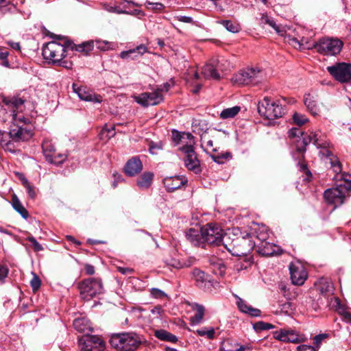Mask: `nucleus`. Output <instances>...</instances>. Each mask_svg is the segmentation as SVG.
<instances>
[{"label":"nucleus","instance_id":"1","mask_svg":"<svg viewBox=\"0 0 351 351\" xmlns=\"http://www.w3.org/2000/svg\"><path fill=\"white\" fill-rule=\"evenodd\" d=\"M313 143L317 148L322 149L319 153L325 156L330 157L332 156V152L329 149L330 142L326 136L320 130L311 132L302 138V145L298 144L295 145V151L293 154V156L295 160H298V166L301 172L306 175L304 180L309 182L311 179L312 174L307 168V165L304 162V153L306 152V147Z\"/></svg>","mask_w":351,"mask_h":351},{"label":"nucleus","instance_id":"2","mask_svg":"<svg viewBox=\"0 0 351 351\" xmlns=\"http://www.w3.org/2000/svg\"><path fill=\"white\" fill-rule=\"evenodd\" d=\"M186 237L193 245L205 247L206 244L223 245L228 236L218 225L208 223L200 229L190 228L186 232Z\"/></svg>","mask_w":351,"mask_h":351},{"label":"nucleus","instance_id":"3","mask_svg":"<svg viewBox=\"0 0 351 351\" xmlns=\"http://www.w3.org/2000/svg\"><path fill=\"white\" fill-rule=\"evenodd\" d=\"M68 43L60 44L56 41H51L47 43L43 47V56L44 58L55 65L62 66L66 69H71L73 62L65 59L67 56Z\"/></svg>","mask_w":351,"mask_h":351},{"label":"nucleus","instance_id":"4","mask_svg":"<svg viewBox=\"0 0 351 351\" xmlns=\"http://www.w3.org/2000/svg\"><path fill=\"white\" fill-rule=\"evenodd\" d=\"M25 99L18 96L4 97L3 103L7 107L8 110L11 112L12 125L25 126L29 123V119L25 117L23 114L25 109L24 104Z\"/></svg>","mask_w":351,"mask_h":351},{"label":"nucleus","instance_id":"5","mask_svg":"<svg viewBox=\"0 0 351 351\" xmlns=\"http://www.w3.org/2000/svg\"><path fill=\"white\" fill-rule=\"evenodd\" d=\"M141 343V337L134 332L113 334L110 339L112 347L119 351H134Z\"/></svg>","mask_w":351,"mask_h":351},{"label":"nucleus","instance_id":"6","mask_svg":"<svg viewBox=\"0 0 351 351\" xmlns=\"http://www.w3.org/2000/svg\"><path fill=\"white\" fill-rule=\"evenodd\" d=\"M265 73L258 67H248L239 71L232 78L233 84L238 85H256L265 80Z\"/></svg>","mask_w":351,"mask_h":351},{"label":"nucleus","instance_id":"7","mask_svg":"<svg viewBox=\"0 0 351 351\" xmlns=\"http://www.w3.org/2000/svg\"><path fill=\"white\" fill-rule=\"evenodd\" d=\"M230 237L226 238L223 241V246L232 255L237 256H243L249 254L254 247V243L247 235V237H236L232 239L231 243Z\"/></svg>","mask_w":351,"mask_h":351},{"label":"nucleus","instance_id":"8","mask_svg":"<svg viewBox=\"0 0 351 351\" xmlns=\"http://www.w3.org/2000/svg\"><path fill=\"white\" fill-rule=\"evenodd\" d=\"M258 112L261 117L270 120L280 118L285 114L279 101L273 100L269 97H265L258 102Z\"/></svg>","mask_w":351,"mask_h":351},{"label":"nucleus","instance_id":"9","mask_svg":"<svg viewBox=\"0 0 351 351\" xmlns=\"http://www.w3.org/2000/svg\"><path fill=\"white\" fill-rule=\"evenodd\" d=\"M78 289L82 299L89 301L104 291L101 279L88 278L78 284Z\"/></svg>","mask_w":351,"mask_h":351},{"label":"nucleus","instance_id":"10","mask_svg":"<svg viewBox=\"0 0 351 351\" xmlns=\"http://www.w3.org/2000/svg\"><path fill=\"white\" fill-rule=\"evenodd\" d=\"M343 45V42L338 38H322L313 43V47L320 54L335 56L341 52Z\"/></svg>","mask_w":351,"mask_h":351},{"label":"nucleus","instance_id":"11","mask_svg":"<svg viewBox=\"0 0 351 351\" xmlns=\"http://www.w3.org/2000/svg\"><path fill=\"white\" fill-rule=\"evenodd\" d=\"M194 145L195 142H191L189 145L180 146L179 150L184 155L183 160L185 167L195 173H199L202 171L201 163Z\"/></svg>","mask_w":351,"mask_h":351},{"label":"nucleus","instance_id":"12","mask_svg":"<svg viewBox=\"0 0 351 351\" xmlns=\"http://www.w3.org/2000/svg\"><path fill=\"white\" fill-rule=\"evenodd\" d=\"M349 195V186H340L338 185L326 190L324 193L325 200L328 204L334 205L335 208L341 205Z\"/></svg>","mask_w":351,"mask_h":351},{"label":"nucleus","instance_id":"13","mask_svg":"<svg viewBox=\"0 0 351 351\" xmlns=\"http://www.w3.org/2000/svg\"><path fill=\"white\" fill-rule=\"evenodd\" d=\"M328 73L338 82L344 83L351 80V64L341 62L328 66Z\"/></svg>","mask_w":351,"mask_h":351},{"label":"nucleus","instance_id":"14","mask_svg":"<svg viewBox=\"0 0 351 351\" xmlns=\"http://www.w3.org/2000/svg\"><path fill=\"white\" fill-rule=\"evenodd\" d=\"M79 347L81 351H104L105 345L99 337L87 335L79 339Z\"/></svg>","mask_w":351,"mask_h":351},{"label":"nucleus","instance_id":"15","mask_svg":"<svg viewBox=\"0 0 351 351\" xmlns=\"http://www.w3.org/2000/svg\"><path fill=\"white\" fill-rule=\"evenodd\" d=\"M163 99L161 89H157L152 93H143L135 97L136 101L143 107L158 105Z\"/></svg>","mask_w":351,"mask_h":351},{"label":"nucleus","instance_id":"16","mask_svg":"<svg viewBox=\"0 0 351 351\" xmlns=\"http://www.w3.org/2000/svg\"><path fill=\"white\" fill-rule=\"evenodd\" d=\"M289 272L291 282L295 285H302L308 277L305 267L300 263H291Z\"/></svg>","mask_w":351,"mask_h":351},{"label":"nucleus","instance_id":"17","mask_svg":"<svg viewBox=\"0 0 351 351\" xmlns=\"http://www.w3.org/2000/svg\"><path fill=\"white\" fill-rule=\"evenodd\" d=\"M219 58H213L210 60L209 63L206 64L202 71V75L206 78H210L213 80H219L220 77L219 71H222V61Z\"/></svg>","mask_w":351,"mask_h":351},{"label":"nucleus","instance_id":"18","mask_svg":"<svg viewBox=\"0 0 351 351\" xmlns=\"http://www.w3.org/2000/svg\"><path fill=\"white\" fill-rule=\"evenodd\" d=\"M73 88L74 92L77 94L78 97L82 100L93 103H101L102 101V98L100 95L95 94L86 87H77V85L73 84Z\"/></svg>","mask_w":351,"mask_h":351},{"label":"nucleus","instance_id":"19","mask_svg":"<svg viewBox=\"0 0 351 351\" xmlns=\"http://www.w3.org/2000/svg\"><path fill=\"white\" fill-rule=\"evenodd\" d=\"M8 135L10 138L16 142L25 141L32 137V132L29 130L21 125L14 127L11 125Z\"/></svg>","mask_w":351,"mask_h":351},{"label":"nucleus","instance_id":"20","mask_svg":"<svg viewBox=\"0 0 351 351\" xmlns=\"http://www.w3.org/2000/svg\"><path fill=\"white\" fill-rule=\"evenodd\" d=\"M143 165L138 156H134L125 164L124 171L126 175L134 176L141 171Z\"/></svg>","mask_w":351,"mask_h":351},{"label":"nucleus","instance_id":"21","mask_svg":"<svg viewBox=\"0 0 351 351\" xmlns=\"http://www.w3.org/2000/svg\"><path fill=\"white\" fill-rule=\"evenodd\" d=\"M193 278L195 285L200 289H205L210 286V279L209 275L204 271L195 268L192 272Z\"/></svg>","mask_w":351,"mask_h":351},{"label":"nucleus","instance_id":"22","mask_svg":"<svg viewBox=\"0 0 351 351\" xmlns=\"http://www.w3.org/2000/svg\"><path fill=\"white\" fill-rule=\"evenodd\" d=\"M147 51V47L145 45L141 44L132 49L121 51L119 57L122 59L130 58L132 60H136Z\"/></svg>","mask_w":351,"mask_h":351},{"label":"nucleus","instance_id":"23","mask_svg":"<svg viewBox=\"0 0 351 351\" xmlns=\"http://www.w3.org/2000/svg\"><path fill=\"white\" fill-rule=\"evenodd\" d=\"M186 180L180 176L167 177L163 180V184L169 192L174 191L185 184Z\"/></svg>","mask_w":351,"mask_h":351},{"label":"nucleus","instance_id":"24","mask_svg":"<svg viewBox=\"0 0 351 351\" xmlns=\"http://www.w3.org/2000/svg\"><path fill=\"white\" fill-rule=\"evenodd\" d=\"M199 126H202V130H206V125L204 123V121H200L198 123ZM198 134L200 135V141H201V146L202 148H204V151L208 152L209 150H211L213 152H216L217 149L213 147V141L212 139H210L208 137V134L204 131L203 133H200V132H198Z\"/></svg>","mask_w":351,"mask_h":351},{"label":"nucleus","instance_id":"25","mask_svg":"<svg viewBox=\"0 0 351 351\" xmlns=\"http://www.w3.org/2000/svg\"><path fill=\"white\" fill-rule=\"evenodd\" d=\"M237 305L240 311L243 313H246L251 317H259L261 315V311L258 308H256L252 307V306L248 305L245 301H244L241 298L236 296Z\"/></svg>","mask_w":351,"mask_h":351},{"label":"nucleus","instance_id":"26","mask_svg":"<svg viewBox=\"0 0 351 351\" xmlns=\"http://www.w3.org/2000/svg\"><path fill=\"white\" fill-rule=\"evenodd\" d=\"M191 306V309L195 312L194 315L190 317L191 323L193 325L199 324L204 319L205 307L197 303H193Z\"/></svg>","mask_w":351,"mask_h":351},{"label":"nucleus","instance_id":"27","mask_svg":"<svg viewBox=\"0 0 351 351\" xmlns=\"http://www.w3.org/2000/svg\"><path fill=\"white\" fill-rule=\"evenodd\" d=\"M67 43V47H69V49H70L72 51H76L82 52L85 55H87L90 51H91L95 47L94 41L93 40L84 42L80 45L73 44L69 42Z\"/></svg>","mask_w":351,"mask_h":351},{"label":"nucleus","instance_id":"28","mask_svg":"<svg viewBox=\"0 0 351 351\" xmlns=\"http://www.w3.org/2000/svg\"><path fill=\"white\" fill-rule=\"evenodd\" d=\"M304 102L308 110L313 115L315 116L318 114L319 112V108L317 105V101L314 96L310 94H306L304 97Z\"/></svg>","mask_w":351,"mask_h":351},{"label":"nucleus","instance_id":"29","mask_svg":"<svg viewBox=\"0 0 351 351\" xmlns=\"http://www.w3.org/2000/svg\"><path fill=\"white\" fill-rule=\"evenodd\" d=\"M74 328L80 332H89L92 331L90 322L84 317L77 318L73 321Z\"/></svg>","mask_w":351,"mask_h":351},{"label":"nucleus","instance_id":"30","mask_svg":"<svg viewBox=\"0 0 351 351\" xmlns=\"http://www.w3.org/2000/svg\"><path fill=\"white\" fill-rule=\"evenodd\" d=\"M316 285L317 290L324 295H329L332 293V285L330 280L326 278L319 279Z\"/></svg>","mask_w":351,"mask_h":351},{"label":"nucleus","instance_id":"31","mask_svg":"<svg viewBox=\"0 0 351 351\" xmlns=\"http://www.w3.org/2000/svg\"><path fill=\"white\" fill-rule=\"evenodd\" d=\"M12 206L13 208L18 212L23 218L27 219L29 217V213L27 209L23 206L21 201L18 198L16 194H13L12 195Z\"/></svg>","mask_w":351,"mask_h":351},{"label":"nucleus","instance_id":"32","mask_svg":"<svg viewBox=\"0 0 351 351\" xmlns=\"http://www.w3.org/2000/svg\"><path fill=\"white\" fill-rule=\"evenodd\" d=\"M154 335L156 338L161 341L171 343H176L178 341V338L176 335L163 329L155 330Z\"/></svg>","mask_w":351,"mask_h":351},{"label":"nucleus","instance_id":"33","mask_svg":"<svg viewBox=\"0 0 351 351\" xmlns=\"http://www.w3.org/2000/svg\"><path fill=\"white\" fill-rule=\"evenodd\" d=\"M154 174L151 172H145L137 180V185L141 189H148L152 182Z\"/></svg>","mask_w":351,"mask_h":351},{"label":"nucleus","instance_id":"34","mask_svg":"<svg viewBox=\"0 0 351 351\" xmlns=\"http://www.w3.org/2000/svg\"><path fill=\"white\" fill-rule=\"evenodd\" d=\"M188 139L186 145H189L191 142H195L193 136L189 132H173V140L177 144H180V141H184Z\"/></svg>","mask_w":351,"mask_h":351},{"label":"nucleus","instance_id":"35","mask_svg":"<svg viewBox=\"0 0 351 351\" xmlns=\"http://www.w3.org/2000/svg\"><path fill=\"white\" fill-rule=\"evenodd\" d=\"M241 110V107L238 106L232 108L223 109L220 113V118L227 119L234 117Z\"/></svg>","mask_w":351,"mask_h":351},{"label":"nucleus","instance_id":"36","mask_svg":"<svg viewBox=\"0 0 351 351\" xmlns=\"http://www.w3.org/2000/svg\"><path fill=\"white\" fill-rule=\"evenodd\" d=\"M194 332L198 336L206 337L208 339H215V331L213 327H203L196 330Z\"/></svg>","mask_w":351,"mask_h":351},{"label":"nucleus","instance_id":"37","mask_svg":"<svg viewBox=\"0 0 351 351\" xmlns=\"http://www.w3.org/2000/svg\"><path fill=\"white\" fill-rule=\"evenodd\" d=\"M288 341L293 343H300L306 341V338L302 335H300L295 330L288 329Z\"/></svg>","mask_w":351,"mask_h":351},{"label":"nucleus","instance_id":"38","mask_svg":"<svg viewBox=\"0 0 351 351\" xmlns=\"http://www.w3.org/2000/svg\"><path fill=\"white\" fill-rule=\"evenodd\" d=\"M43 152L46 160H51V155L56 152L55 146L49 141H45L42 145Z\"/></svg>","mask_w":351,"mask_h":351},{"label":"nucleus","instance_id":"39","mask_svg":"<svg viewBox=\"0 0 351 351\" xmlns=\"http://www.w3.org/2000/svg\"><path fill=\"white\" fill-rule=\"evenodd\" d=\"M221 24L223 25L228 31L232 33H237L241 29V27L237 23L229 20L222 21Z\"/></svg>","mask_w":351,"mask_h":351},{"label":"nucleus","instance_id":"40","mask_svg":"<svg viewBox=\"0 0 351 351\" xmlns=\"http://www.w3.org/2000/svg\"><path fill=\"white\" fill-rule=\"evenodd\" d=\"M288 329L287 328H282L279 330L274 331L273 332V336L274 339L285 342V343H290L289 341H288L289 336H288Z\"/></svg>","mask_w":351,"mask_h":351},{"label":"nucleus","instance_id":"41","mask_svg":"<svg viewBox=\"0 0 351 351\" xmlns=\"http://www.w3.org/2000/svg\"><path fill=\"white\" fill-rule=\"evenodd\" d=\"M67 155L64 154H58L56 152L51 155V160H46L49 163L55 165H60L66 159Z\"/></svg>","mask_w":351,"mask_h":351},{"label":"nucleus","instance_id":"42","mask_svg":"<svg viewBox=\"0 0 351 351\" xmlns=\"http://www.w3.org/2000/svg\"><path fill=\"white\" fill-rule=\"evenodd\" d=\"M289 136L290 138H299V140L297 141V144H298V142L300 145H302V138L305 136L307 134H304V132L299 128H293L289 131Z\"/></svg>","mask_w":351,"mask_h":351},{"label":"nucleus","instance_id":"43","mask_svg":"<svg viewBox=\"0 0 351 351\" xmlns=\"http://www.w3.org/2000/svg\"><path fill=\"white\" fill-rule=\"evenodd\" d=\"M210 156L213 161L218 164H223L225 161L232 158V154L230 152H225L218 155H211Z\"/></svg>","mask_w":351,"mask_h":351},{"label":"nucleus","instance_id":"44","mask_svg":"<svg viewBox=\"0 0 351 351\" xmlns=\"http://www.w3.org/2000/svg\"><path fill=\"white\" fill-rule=\"evenodd\" d=\"M258 252L260 254L265 256H273L275 253L274 250H272V245L269 243H263L262 246L260 247Z\"/></svg>","mask_w":351,"mask_h":351},{"label":"nucleus","instance_id":"45","mask_svg":"<svg viewBox=\"0 0 351 351\" xmlns=\"http://www.w3.org/2000/svg\"><path fill=\"white\" fill-rule=\"evenodd\" d=\"M260 24L265 25L267 24L274 28L276 32H280L278 25L274 21L273 19H270L267 14H262L260 19Z\"/></svg>","mask_w":351,"mask_h":351},{"label":"nucleus","instance_id":"46","mask_svg":"<svg viewBox=\"0 0 351 351\" xmlns=\"http://www.w3.org/2000/svg\"><path fill=\"white\" fill-rule=\"evenodd\" d=\"M329 160L330 163L331 165V167L333 168V171L335 173L341 172V166L339 160L336 158L335 156L333 155L332 153V156L330 157H327Z\"/></svg>","mask_w":351,"mask_h":351},{"label":"nucleus","instance_id":"47","mask_svg":"<svg viewBox=\"0 0 351 351\" xmlns=\"http://www.w3.org/2000/svg\"><path fill=\"white\" fill-rule=\"evenodd\" d=\"M293 120L294 123L298 126H301L308 121V119L305 115L298 112H295L293 114Z\"/></svg>","mask_w":351,"mask_h":351},{"label":"nucleus","instance_id":"48","mask_svg":"<svg viewBox=\"0 0 351 351\" xmlns=\"http://www.w3.org/2000/svg\"><path fill=\"white\" fill-rule=\"evenodd\" d=\"M168 264L170 266H171L174 268H177V269L188 267L191 265V263L189 261L187 262L186 261L181 262V261H180L178 260H176V259H171Z\"/></svg>","mask_w":351,"mask_h":351},{"label":"nucleus","instance_id":"49","mask_svg":"<svg viewBox=\"0 0 351 351\" xmlns=\"http://www.w3.org/2000/svg\"><path fill=\"white\" fill-rule=\"evenodd\" d=\"M32 274H33V278L30 280V285H31V287H32L33 291L36 292L40 287L41 280H40V278L36 274H34V273H32Z\"/></svg>","mask_w":351,"mask_h":351},{"label":"nucleus","instance_id":"50","mask_svg":"<svg viewBox=\"0 0 351 351\" xmlns=\"http://www.w3.org/2000/svg\"><path fill=\"white\" fill-rule=\"evenodd\" d=\"M94 45L101 51H107L110 48L111 43L105 40H96L94 42Z\"/></svg>","mask_w":351,"mask_h":351},{"label":"nucleus","instance_id":"51","mask_svg":"<svg viewBox=\"0 0 351 351\" xmlns=\"http://www.w3.org/2000/svg\"><path fill=\"white\" fill-rule=\"evenodd\" d=\"M146 7L147 9L154 11H161L164 9L165 6L161 3H152L147 2Z\"/></svg>","mask_w":351,"mask_h":351},{"label":"nucleus","instance_id":"52","mask_svg":"<svg viewBox=\"0 0 351 351\" xmlns=\"http://www.w3.org/2000/svg\"><path fill=\"white\" fill-rule=\"evenodd\" d=\"M341 179L344 180V184H339L340 186H349V193L351 191V175L347 173H343L341 175Z\"/></svg>","mask_w":351,"mask_h":351},{"label":"nucleus","instance_id":"53","mask_svg":"<svg viewBox=\"0 0 351 351\" xmlns=\"http://www.w3.org/2000/svg\"><path fill=\"white\" fill-rule=\"evenodd\" d=\"M151 295L155 298H163L167 297V294L162 290L157 288H152L150 291Z\"/></svg>","mask_w":351,"mask_h":351},{"label":"nucleus","instance_id":"54","mask_svg":"<svg viewBox=\"0 0 351 351\" xmlns=\"http://www.w3.org/2000/svg\"><path fill=\"white\" fill-rule=\"evenodd\" d=\"M27 241L32 243V245L36 252L42 251L43 250V246L36 240L34 237H29Z\"/></svg>","mask_w":351,"mask_h":351},{"label":"nucleus","instance_id":"55","mask_svg":"<svg viewBox=\"0 0 351 351\" xmlns=\"http://www.w3.org/2000/svg\"><path fill=\"white\" fill-rule=\"evenodd\" d=\"M7 136H9L8 134H5L0 132V145L4 148H8L9 145L11 144L10 141L7 139Z\"/></svg>","mask_w":351,"mask_h":351},{"label":"nucleus","instance_id":"56","mask_svg":"<svg viewBox=\"0 0 351 351\" xmlns=\"http://www.w3.org/2000/svg\"><path fill=\"white\" fill-rule=\"evenodd\" d=\"M328 337L327 334H319L314 337L313 343L317 348H319L322 341Z\"/></svg>","mask_w":351,"mask_h":351},{"label":"nucleus","instance_id":"57","mask_svg":"<svg viewBox=\"0 0 351 351\" xmlns=\"http://www.w3.org/2000/svg\"><path fill=\"white\" fill-rule=\"evenodd\" d=\"M8 274V269L4 265H0V282L2 283L4 279L7 277Z\"/></svg>","mask_w":351,"mask_h":351},{"label":"nucleus","instance_id":"58","mask_svg":"<svg viewBox=\"0 0 351 351\" xmlns=\"http://www.w3.org/2000/svg\"><path fill=\"white\" fill-rule=\"evenodd\" d=\"M253 328L254 329L255 331H256L258 332H261L263 330H266L265 322L263 321H259V322L254 323L253 324Z\"/></svg>","mask_w":351,"mask_h":351},{"label":"nucleus","instance_id":"59","mask_svg":"<svg viewBox=\"0 0 351 351\" xmlns=\"http://www.w3.org/2000/svg\"><path fill=\"white\" fill-rule=\"evenodd\" d=\"M105 132L107 133V137L108 138L113 137L115 134L114 126H111L110 128H107V126H106L105 128H103L101 131L102 134H104Z\"/></svg>","mask_w":351,"mask_h":351},{"label":"nucleus","instance_id":"60","mask_svg":"<svg viewBox=\"0 0 351 351\" xmlns=\"http://www.w3.org/2000/svg\"><path fill=\"white\" fill-rule=\"evenodd\" d=\"M339 313L341 315L343 321L351 322V313L350 312L343 309Z\"/></svg>","mask_w":351,"mask_h":351},{"label":"nucleus","instance_id":"61","mask_svg":"<svg viewBox=\"0 0 351 351\" xmlns=\"http://www.w3.org/2000/svg\"><path fill=\"white\" fill-rule=\"evenodd\" d=\"M162 149V146L160 144H158V143H154L153 142H152L150 144H149V152L152 154H156V152L157 150H159V149Z\"/></svg>","mask_w":351,"mask_h":351},{"label":"nucleus","instance_id":"62","mask_svg":"<svg viewBox=\"0 0 351 351\" xmlns=\"http://www.w3.org/2000/svg\"><path fill=\"white\" fill-rule=\"evenodd\" d=\"M24 187L26 189L27 193L30 198H34L36 196V192L34 191V187L30 184L29 182L27 184L24 186Z\"/></svg>","mask_w":351,"mask_h":351},{"label":"nucleus","instance_id":"63","mask_svg":"<svg viewBox=\"0 0 351 351\" xmlns=\"http://www.w3.org/2000/svg\"><path fill=\"white\" fill-rule=\"evenodd\" d=\"M297 351H317L314 346L300 345L297 347Z\"/></svg>","mask_w":351,"mask_h":351},{"label":"nucleus","instance_id":"64","mask_svg":"<svg viewBox=\"0 0 351 351\" xmlns=\"http://www.w3.org/2000/svg\"><path fill=\"white\" fill-rule=\"evenodd\" d=\"M256 237L259 240L262 241H265L268 238V232L266 228H263V231H261L260 233H257Z\"/></svg>","mask_w":351,"mask_h":351}]
</instances>
